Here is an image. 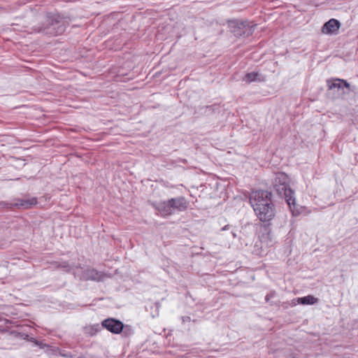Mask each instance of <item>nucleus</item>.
Here are the masks:
<instances>
[{"mask_svg":"<svg viewBox=\"0 0 358 358\" xmlns=\"http://www.w3.org/2000/svg\"><path fill=\"white\" fill-rule=\"evenodd\" d=\"M66 27L62 18L57 13H48L44 24L41 26H34L33 31L42 32L49 35H59L64 32Z\"/></svg>","mask_w":358,"mask_h":358,"instance_id":"1","label":"nucleus"},{"mask_svg":"<svg viewBox=\"0 0 358 358\" xmlns=\"http://www.w3.org/2000/svg\"><path fill=\"white\" fill-rule=\"evenodd\" d=\"M273 186L280 196H283L289 207L295 204L294 192L289 187V178L287 174L280 172L275 174Z\"/></svg>","mask_w":358,"mask_h":358,"instance_id":"2","label":"nucleus"},{"mask_svg":"<svg viewBox=\"0 0 358 358\" xmlns=\"http://www.w3.org/2000/svg\"><path fill=\"white\" fill-rule=\"evenodd\" d=\"M271 199L272 193L267 190H255L250 194V203L254 211L257 209V206L273 204Z\"/></svg>","mask_w":358,"mask_h":358,"instance_id":"3","label":"nucleus"},{"mask_svg":"<svg viewBox=\"0 0 358 358\" xmlns=\"http://www.w3.org/2000/svg\"><path fill=\"white\" fill-rule=\"evenodd\" d=\"M73 275L76 278H78L80 280H94L101 281L103 280L104 274L96 271L94 268H87L85 270L79 267L73 270Z\"/></svg>","mask_w":358,"mask_h":358,"instance_id":"4","label":"nucleus"},{"mask_svg":"<svg viewBox=\"0 0 358 358\" xmlns=\"http://www.w3.org/2000/svg\"><path fill=\"white\" fill-rule=\"evenodd\" d=\"M255 213L261 222H269L275 217L276 210L273 203L271 205H264V206H257Z\"/></svg>","mask_w":358,"mask_h":358,"instance_id":"5","label":"nucleus"},{"mask_svg":"<svg viewBox=\"0 0 358 358\" xmlns=\"http://www.w3.org/2000/svg\"><path fill=\"white\" fill-rule=\"evenodd\" d=\"M103 327L113 334H120L124 327L123 323L113 318H108L102 322Z\"/></svg>","mask_w":358,"mask_h":358,"instance_id":"6","label":"nucleus"},{"mask_svg":"<svg viewBox=\"0 0 358 358\" xmlns=\"http://www.w3.org/2000/svg\"><path fill=\"white\" fill-rule=\"evenodd\" d=\"M327 85L329 90L336 91L339 94L345 93V88L348 90L350 88V84L346 80L339 78L328 80Z\"/></svg>","mask_w":358,"mask_h":358,"instance_id":"7","label":"nucleus"},{"mask_svg":"<svg viewBox=\"0 0 358 358\" xmlns=\"http://www.w3.org/2000/svg\"><path fill=\"white\" fill-rule=\"evenodd\" d=\"M341 23L336 19H331L322 27V32L328 35H336L338 33Z\"/></svg>","mask_w":358,"mask_h":358,"instance_id":"8","label":"nucleus"},{"mask_svg":"<svg viewBox=\"0 0 358 358\" xmlns=\"http://www.w3.org/2000/svg\"><path fill=\"white\" fill-rule=\"evenodd\" d=\"M172 208L174 213L176 211L181 212L187 209L188 208V201L183 196H178L176 198L170 199Z\"/></svg>","mask_w":358,"mask_h":358,"instance_id":"9","label":"nucleus"},{"mask_svg":"<svg viewBox=\"0 0 358 358\" xmlns=\"http://www.w3.org/2000/svg\"><path fill=\"white\" fill-rule=\"evenodd\" d=\"M157 210L163 217H167L174 214V212L172 208L171 199L159 203L157 206Z\"/></svg>","mask_w":358,"mask_h":358,"instance_id":"10","label":"nucleus"},{"mask_svg":"<svg viewBox=\"0 0 358 358\" xmlns=\"http://www.w3.org/2000/svg\"><path fill=\"white\" fill-rule=\"evenodd\" d=\"M36 203V198H31L29 199H18L16 203L12 204V206L21 207L24 209H27L34 206Z\"/></svg>","mask_w":358,"mask_h":358,"instance_id":"11","label":"nucleus"},{"mask_svg":"<svg viewBox=\"0 0 358 358\" xmlns=\"http://www.w3.org/2000/svg\"><path fill=\"white\" fill-rule=\"evenodd\" d=\"M260 77L261 75L257 72L248 73L243 78V80L247 83H250L255 81H263L264 79Z\"/></svg>","mask_w":358,"mask_h":358,"instance_id":"12","label":"nucleus"},{"mask_svg":"<svg viewBox=\"0 0 358 358\" xmlns=\"http://www.w3.org/2000/svg\"><path fill=\"white\" fill-rule=\"evenodd\" d=\"M299 303L301 304H313V296L308 295L307 296L299 298L297 299Z\"/></svg>","mask_w":358,"mask_h":358,"instance_id":"13","label":"nucleus"},{"mask_svg":"<svg viewBox=\"0 0 358 358\" xmlns=\"http://www.w3.org/2000/svg\"><path fill=\"white\" fill-rule=\"evenodd\" d=\"M57 267L59 268H62L66 272H70L72 269L71 266L69 264L68 262H62L61 263H56Z\"/></svg>","mask_w":358,"mask_h":358,"instance_id":"14","label":"nucleus"},{"mask_svg":"<svg viewBox=\"0 0 358 358\" xmlns=\"http://www.w3.org/2000/svg\"><path fill=\"white\" fill-rule=\"evenodd\" d=\"M229 229V225H226V226H224V227L222 229V231H224V230H227V229Z\"/></svg>","mask_w":358,"mask_h":358,"instance_id":"15","label":"nucleus"},{"mask_svg":"<svg viewBox=\"0 0 358 358\" xmlns=\"http://www.w3.org/2000/svg\"><path fill=\"white\" fill-rule=\"evenodd\" d=\"M268 296L267 295V296H266V301H268Z\"/></svg>","mask_w":358,"mask_h":358,"instance_id":"16","label":"nucleus"},{"mask_svg":"<svg viewBox=\"0 0 358 358\" xmlns=\"http://www.w3.org/2000/svg\"><path fill=\"white\" fill-rule=\"evenodd\" d=\"M315 303L317 302V299L315 298L314 299Z\"/></svg>","mask_w":358,"mask_h":358,"instance_id":"17","label":"nucleus"},{"mask_svg":"<svg viewBox=\"0 0 358 358\" xmlns=\"http://www.w3.org/2000/svg\"><path fill=\"white\" fill-rule=\"evenodd\" d=\"M292 358H295V357H292Z\"/></svg>","mask_w":358,"mask_h":358,"instance_id":"18","label":"nucleus"}]
</instances>
